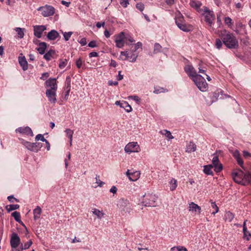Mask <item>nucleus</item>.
<instances>
[{
  "instance_id": "nucleus-1",
  "label": "nucleus",
  "mask_w": 251,
  "mask_h": 251,
  "mask_svg": "<svg viewBox=\"0 0 251 251\" xmlns=\"http://www.w3.org/2000/svg\"><path fill=\"white\" fill-rule=\"evenodd\" d=\"M232 176L235 182L242 185H248L251 181V175L249 172L238 170L232 173Z\"/></svg>"
},
{
  "instance_id": "nucleus-2",
  "label": "nucleus",
  "mask_w": 251,
  "mask_h": 251,
  "mask_svg": "<svg viewBox=\"0 0 251 251\" xmlns=\"http://www.w3.org/2000/svg\"><path fill=\"white\" fill-rule=\"evenodd\" d=\"M221 35L222 42L229 49H237L238 48V42L236 38L233 34L224 31Z\"/></svg>"
},
{
  "instance_id": "nucleus-3",
  "label": "nucleus",
  "mask_w": 251,
  "mask_h": 251,
  "mask_svg": "<svg viewBox=\"0 0 251 251\" xmlns=\"http://www.w3.org/2000/svg\"><path fill=\"white\" fill-rule=\"evenodd\" d=\"M204 17V21L208 25L209 29L214 31L215 28L213 25H214V21L215 19V16L214 12L209 9L207 7H204L203 9V13L202 14Z\"/></svg>"
},
{
  "instance_id": "nucleus-4",
  "label": "nucleus",
  "mask_w": 251,
  "mask_h": 251,
  "mask_svg": "<svg viewBox=\"0 0 251 251\" xmlns=\"http://www.w3.org/2000/svg\"><path fill=\"white\" fill-rule=\"evenodd\" d=\"M157 197L152 194L146 193L143 196L142 202L145 206H155L156 205Z\"/></svg>"
},
{
  "instance_id": "nucleus-5",
  "label": "nucleus",
  "mask_w": 251,
  "mask_h": 251,
  "mask_svg": "<svg viewBox=\"0 0 251 251\" xmlns=\"http://www.w3.org/2000/svg\"><path fill=\"white\" fill-rule=\"evenodd\" d=\"M119 209L125 213H129L132 210L131 205L127 200L121 199L117 203Z\"/></svg>"
},
{
  "instance_id": "nucleus-6",
  "label": "nucleus",
  "mask_w": 251,
  "mask_h": 251,
  "mask_svg": "<svg viewBox=\"0 0 251 251\" xmlns=\"http://www.w3.org/2000/svg\"><path fill=\"white\" fill-rule=\"evenodd\" d=\"M195 84L198 87L200 90L202 92L206 91L208 88V84L206 83L204 78L201 75H197L196 78L193 80Z\"/></svg>"
},
{
  "instance_id": "nucleus-7",
  "label": "nucleus",
  "mask_w": 251,
  "mask_h": 251,
  "mask_svg": "<svg viewBox=\"0 0 251 251\" xmlns=\"http://www.w3.org/2000/svg\"><path fill=\"white\" fill-rule=\"evenodd\" d=\"M140 151V147L137 142H130L125 147V152L128 154L132 152H139Z\"/></svg>"
},
{
  "instance_id": "nucleus-8",
  "label": "nucleus",
  "mask_w": 251,
  "mask_h": 251,
  "mask_svg": "<svg viewBox=\"0 0 251 251\" xmlns=\"http://www.w3.org/2000/svg\"><path fill=\"white\" fill-rule=\"evenodd\" d=\"M38 11H41L42 15L44 17H49L53 15L55 13L54 8L50 5H46L45 6H41L38 9Z\"/></svg>"
},
{
  "instance_id": "nucleus-9",
  "label": "nucleus",
  "mask_w": 251,
  "mask_h": 251,
  "mask_svg": "<svg viewBox=\"0 0 251 251\" xmlns=\"http://www.w3.org/2000/svg\"><path fill=\"white\" fill-rule=\"evenodd\" d=\"M176 24L177 27L184 32H189L192 29V26L185 24L183 20V17H178L176 20Z\"/></svg>"
},
{
  "instance_id": "nucleus-10",
  "label": "nucleus",
  "mask_w": 251,
  "mask_h": 251,
  "mask_svg": "<svg viewBox=\"0 0 251 251\" xmlns=\"http://www.w3.org/2000/svg\"><path fill=\"white\" fill-rule=\"evenodd\" d=\"M184 70L193 81L194 80L195 78H196L197 75H200L197 73L195 68L192 65H186L184 68Z\"/></svg>"
},
{
  "instance_id": "nucleus-11",
  "label": "nucleus",
  "mask_w": 251,
  "mask_h": 251,
  "mask_svg": "<svg viewBox=\"0 0 251 251\" xmlns=\"http://www.w3.org/2000/svg\"><path fill=\"white\" fill-rule=\"evenodd\" d=\"M121 55H124L126 56V59H128L130 62H134L136 61V58L138 55V53H135L133 50L132 51H121Z\"/></svg>"
},
{
  "instance_id": "nucleus-12",
  "label": "nucleus",
  "mask_w": 251,
  "mask_h": 251,
  "mask_svg": "<svg viewBox=\"0 0 251 251\" xmlns=\"http://www.w3.org/2000/svg\"><path fill=\"white\" fill-rule=\"evenodd\" d=\"M115 37L116 46L119 48H123L125 44L124 39H125V36L124 32H121L118 35H115Z\"/></svg>"
},
{
  "instance_id": "nucleus-13",
  "label": "nucleus",
  "mask_w": 251,
  "mask_h": 251,
  "mask_svg": "<svg viewBox=\"0 0 251 251\" xmlns=\"http://www.w3.org/2000/svg\"><path fill=\"white\" fill-rule=\"evenodd\" d=\"M47 29L46 26L43 25L33 26L34 35L38 38L42 37V33Z\"/></svg>"
},
{
  "instance_id": "nucleus-14",
  "label": "nucleus",
  "mask_w": 251,
  "mask_h": 251,
  "mask_svg": "<svg viewBox=\"0 0 251 251\" xmlns=\"http://www.w3.org/2000/svg\"><path fill=\"white\" fill-rule=\"evenodd\" d=\"M20 243V238L17 233L14 232L11 235L10 245L12 248H17Z\"/></svg>"
},
{
  "instance_id": "nucleus-15",
  "label": "nucleus",
  "mask_w": 251,
  "mask_h": 251,
  "mask_svg": "<svg viewBox=\"0 0 251 251\" xmlns=\"http://www.w3.org/2000/svg\"><path fill=\"white\" fill-rule=\"evenodd\" d=\"M45 84L46 87L50 88L47 90H57V84L55 78H50L45 82Z\"/></svg>"
},
{
  "instance_id": "nucleus-16",
  "label": "nucleus",
  "mask_w": 251,
  "mask_h": 251,
  "mask_svg": "<svg viewBox=\"0 0 251 251\" xmlns=\"http://www.w3.org/2000/svg\"><path fill=\"white\" fill-rule=\"evenodd\" d=\"M56 90H47L46 92L49 100L52 103H55L56 102Z\"/></svg>"
},
{
  "instance_id": "nucleus-17",
  "label": "nucleus",
  "mask_w": 251,
  "mask_h": 251,
  "mask_svg": "<svg viewBox=\"0 0 251 251\" xmlns=\"http://www.w3.org/2000/svg\"><path fill=\"white\" fill-rule=\"evenodd\" d=\"M16 132L26 135L33 136L31 129L28 126L19 127L16 129Z\"/></svg>"
},
{
  "instance_id": "nucleus-18",
  "label": "nucleus",
  "mask_w": 251,
  "mask_h": 251,
  "mask_svg": "<svg viewBox=\"0 0 251 251\" xmlns=\"http://www.w3.org/2000/svg\"><path fill=\"white\" fill-rule=\"evenodd\" d=\"M223 91L221 89H217L215 92L212 93V101L209 103L211 104L212 102L216 101L218 99H222Z\"/></svg>"
},
{
  "instance_id": "nucleus-19",
  "label": "nucleus",
  "mask_w": 251,
  "mask_h": 251,
  "mask_svg": "<svg viewBox=\"0 0 251 251\" xmlns=\"http://www.w3.org/2000/svg\"><path fill=\"white\" fill-rule=\"evenodd\" d=\"M212 161L216 172H220L222 170V165L221 164H219V158L217 156H214Z\"/></svg>"
},
{
  "instance_id": "nucleus-20",
  "label": "nucleus",
  "mask_w": 251,
  "mask_h": 251,
  "mask_svg": "<svg viewBox=\"0 0 251 251\" xmlns=\"http://www.w3.org/2000/svg\"><path fill=\"white\" fill-rule=\"evenodd\" d=\"M196 149V145L192 142H190L186 145L185 151L186 152L191 153L195 151Z\"/></svg>"
},
{
  "instance_id": "nucleus-21",
  "label": "nucleus",
  "mask_w": 251,
  "mask_h": 251,
  "mask_svg": "<svg viewBox=\"0 0 251 251\" xmlns=\"http://www.w3.org/2000/svg\"><path fill=\"white\" fill-rule=\"evenodd\" d=\"M47 37L50 40H55L59 37V34L55 30H51L48 33Z\"/></svg>"
},
{
  "instance_id": "nucleus-22",
  "label": "nucleus",
  "mask_w": 251,
  "mask_h": 251,
  "mask_svg": "<svg viewBox=\"0 0 251 251\" xmlns=\"http://www.w3.org/2000/svg\"><path fill=\"white\" fill-rule=\"evenodd\" d=\"M189 210L193 212L198 211L199 213H200L201 208L198 204L192 202L189 204Z\"/></svg>"
},
{
  "instance_id": "nucleus-23",
  "label": "nucleus",
  "mask_w": 251,
  "mask_h": 251,
  "mask_svg": "<svg viewBox=\"0 0 251 251\" xmlns=\"http://www.w3.org/2000/svg\"><path fill=\"white\" fill-rule=\"evenodd\" d=\"M19 62L23 70L25 71L27 69V62L25 56L19 57Z\"/></svg>"
},
{
  "instance_id": "nucleus-24",
  "label": "nucleus",
  "mask_w": 251,
  "mask_h": 251,
  "mask_svg": "<svg viewBox=\"0 0 251 251\" xmlns=\"http://www.w3.org/2000/svg\"><path fill=\"white\" fill-rule=\"evenodd\" d=\"M55 55V51L53 50H49L44 55V58L47 61H49L51 58H54V56Z\"/></svg>"
},
{
  "instance_id": "nucleus-25",
  "label": "nucleus",
  "mask_w": 251,
  "mask_h": 251,
  "mask_svg": "<svg viewBox=\"0 0 251 251\" xmlns=\"http://www.w3.org/2000/svg\"><path fill=\"white\" fill-rule=\"evenodd\" d=\"M46 49L47 43L45 42H41L39 44V47L37 48V50L40 54H43Z\"/></svg>"
},
{
  "instance_id": "nucleus-26",
  "label": "nucleus",
  "mask_w": 251,
  "mask_h": 251,
  "mask_svg": "<svg viewBox=\"0 0 251 251\" xmlns=\"http://www.w3.org/2000/svg\"><path fill=\"white\" fill-rule=\"evenodd\" d=\"M140 172L136 171L132 172L131 177H129V180L132 181H136L140 176Z\"/></svg>"
},
{
  "instance_id": "nucleus-27",
  "label": "nucleus",
  "mask_w": 251,
  "mask_h": 251,
  "mask_svg": "<svg viewBox=\"0 0 251 251\" xmlns=\"http://www.w3.org/2000/svg\"><path fill=\"white\" fill-rule=\"evenodd\" d=\"M170 189L171 191H174L177 187V180L175 178H172L169 181Z\"/></svg>"
},
{
  "instance_id": "nucleus-28",
  "label": "nucleus",
  "mask_w": 251,
  "mask_h": 251,
  "mask_svg": "<svg viewBox=\"0 0 251 251\" xmlns=\"http://www.w3.org/2000/svg\"><path fill=\"white\" fill-rule=\"evenodd\" d=\"M121 107L124 108L127 112H130L132 110L131 106L126 101H122Z\"/></svg>"
},
{
  "instance_id": "nucleus-29",
  "label": "nucleus",
  "mask_w": 251,
  "mask_h": 251,
  "mask_svg": "<svg viewBox=\"0 0 251 251\" xmlns=\"http://www.w3.org/2000/svg\"><path fill=\"white\" fill-rule=\"evenodd\" d=\"M42 144L41 143H32V151L38 152L42 147Z\"/></svg>"
},
{
  "instance_id": "nucleus-30",
  "label": "nucleus",
  "mask_w": 251,
  "mask_h": 251,
  "mask_svg": "<svg viewBox=\"0 0 251 251\" xmlns=\"http://www.w3.org/2000/svg\"><path fill=\"white\" fill-rule=\"evenodd\" d=\"M234 217V215L230 211L226 212L225 215V221H227L228 222H231L232 220L233 219Z\"/></svg>"
},
{
  "instance_id": "nucleus-31",
  "label": "nucleus",
  "mask_w": 251,
  "mask_h": 251,
  "mask_svg": "<svg viewBox=\"0 0 251 251\" xmlns=\"http://www.w3.org/2000/svg\"><path fill=\"white\" fill-rule=\"evenodd\" d=\"M160 133L162 135H164L168 140H171L174 138V136L172 135L170 131L167 129H164L160 131Z\"/></svg>"
},
{
  "instance_id": "nucleus-32",
  "label": "nucleus",
  "mask_w": 251,
  "mask_h": 251,
  "mask_svg": "<svg viewBox=\"0 0 251 251\" xmlns=\"http://www.w3.org/2000/svg\"><path fill=\"white\" fill-rule=\"evenodd\" d=\"M21 143L25 146L27 150L32 151V143L25 141L24 139H21Z\"/></svg>"
},
{
  "instance_id": "nucleus-33",
  "label": "nucleus",
  "mask_w": 251,
  "mask_h": 251,
  "mask_svg": "<svg viewBox=\"0 0 251 251\" xmlns=\"http://www.w3.org/2000/svg\"><path fill=\"white\" fill-rule=\"evenodd\" d=\"M92 212L94 215L97 216V217L100 219H101L104 215L103 212L96 208L93 209Z\"/></svg>"
},
{
  "instance_id": "nucleus-34",
  "label": "nucleus",
  "mask_w": 251,
  "mask_h": 251,
  "mask_svg": "<svg viewBox=\"0 0 251 251\" xmlns=\"http://www.w3.org/2000/svg\"><path fill=\"white\" fill-rule=\"evenodd\" d=\"M212 168V165H207L204 166L203 172L204 173L208 175H212L213 172L211 171V168Z\"/></svg>"
},
{
  "instance_id": "nucleus-35",
  "label": "nucleus",
  "mask_w": 251,
  "mask_h": 251,
  "mask_svg": "<svg viewBox=\"0 0 251 251\" xmlns=\"http://www.w3.org/2000/svg\"><path fill=\"white\" fill-rule=\"evenodd\" d=\"M15 31H16L17 34L18 35V37L20 38H23L24 36V28H22L20 27H16L15 29Z\"/></svg>"
},
{
  "instance_id": "nucleus-36",
  "label": "nucleus",
  "mask_w": 251,
  "mask_h": 251,
  "mask_svg": "<svg viewBox=\"0 0 251 251\" xmlns=\"http://www.w3.org/2000/svg\"><path fill=\"white\" fill-rule=\"evenodd\" d=\"M224 22L226 25L228 26V27L231 28L233 25V22L232 19L230 17H226L224 19Z\"/></svg>"
},
{
  "instance_id": "nucleus-37",
  "label": "nucleus",
  "mask_w": 251,
  "mask_h": 251,
  "mask_svg": "<svg viewBox=\"0 0 251 251\" xmlns=\"http://www.w3.org/2000/svg\"><path fill=\"white\" fill-rule=\"evenodd\" d=\"M20 207L18 204H10L6 206V209L8 212L18 209Z\"/></svg>"
},
{
  "instance_id": "nucleus-38",
  "label": "nucleus",
  "mask_w": 251,
  "mask_h": 251,
  "mask_svg": "<svg viewBox=\"0 0 251 251\" xmlns=\"http://www.w3.org/2000/svg\"><path fill=\"white\" fill-rule=\"evenodd\" d=\"M170 251H188L187 249L183 246H178L172 247Z\"/></svg>"
},
{
  "instance_id": "nucleus-39",
  "label": "nucleus",
  "mask_w": 251,
  "mask_h": 251,
  "mask_svg": "<svg viewBox=\"0 0 251 251\" xmlns=\"http://www.w3.org/2000/svg\"><path fill=\"white\" fill-rule=\"evenodd\" d=\"M61 32L63 34L64 38L66 41H67L70 39L71 36L73 33L72 31L63 32V31H61Z\"/></svg>"
},
{
  "instance_id": "nucleus-40",
  "label": "nucleus",
  "mask_w": 251,
  "mask_h": 251,
  "mask_svg": "<svg viewBox=\"0 0 251 251\" xmlns=\"http://www.w3.org/2000/svg\"><path fill=\"white\" fill-rule=\"evenodd\" d=\"M12 216L14 217V219L18 222L21 223V215L19 212L15 211L12 213Z\"/></svg>"
},
{
  "instance_id": "nucleus-41",
  "label": "nucleus",
  "mask_w": 251,
  "mask_h": 251,
  "mask_svg": "<svg viewBox=\"0 0 251 251\" xmlns=\"http://www.w3.org/2000/svg\"><path fill=\"white\" fill-rule=\"evenodd\" d=\"M190 5L192 7L198 9L200 7L201 3L200 2H198L195 0H192L190 2Z\"/></svg>"
},
{
  "instance_id": "nucleus-42",
  "label": "nucleus",
  "mask_w": 251,
  "mask_h": 251,
  "mask_svg": "<svg viewBox=\"0 0 251 251\" xmlns=\"http://www.w3.org/2000/svg\"><path fill=\"white\" fill-rule=\"evenodd\" d=\"M67 60L66 59H61L59 64V67L62 69H64L67 64Z\"/></svg>"
},
{
  "instance_id": "nucleus-43",
  "label": "nucleus",
  "mask_w": 251,
  "mask_h": 251,
  "mask_svg": "<svg viewBox=\"0 0 251 251\" xmlns=\"http://www.w3.org/2000/svg\"><path fill=\"white\" fill-rule=\"evenodd\" d=\"M161 49L162 47L160 44H159L158 43H155L154 46V53H157L160 52Z\"/></svg>"
},
{
  "instance_id": "nucleus-44",
  "label": "nucleus",
  "mask_w": 251,
  "mask_h": 251,
  "mask_svg": "<svg viewBox=\"0 0 251 251\" xmlns=\"http://www.w3.org/2000/svg\"><path fill=\"white\" fill-rule=\"evenodd\" d=\"M65 132L66 134V136L69 138H73L74 131L70 128H67Z\"/></svg>"
},
{
  "instance_id": "nucleus-45",
  "label": "nucleus",
  "mask_w": 251,
  "mask_h": 251,
  "mask_svg": "<svg viewBox=\"0 0 251 251\" xmlns=\"http://www.w3.org/2000/svg\"><path fill=\"white\" fill-rule=\"evenodd\" d=\"M32 244V242L31 240H29L26 243H25L24 245H22L21 249L22 250H26L28 249Z\"/></svg>"
},
{
  "instance_id": "nucleus-46",
  "label": "nucleus",
  "mask_w": 251,
  "mask_h": 251,
  "mask_svg": "<svg viewBox=\"0 0 251 251\" xmlns=\"http://www.w3.org/2000/svg\"><path fill=\"white\" fill-rule=\"evenodd\" d=\"M210 202H211V207L214 209L215 210V211L213 212L212 213V214H213V215H215L216 213L218 212V211H219V208L217 206V204H216L215 202L211 201Z\"/></svg>"
},
{
  "instance_id": "nucleus-47",
  "label": "nucleus",
  "mask_w": 251,
  "mask_h": 251,
  "mask_svg": "<svg viewBox=\"0 0 251 251\" xmlns=\"http://www.w3.org/2000/svg\"><path fill=\"white\" fill-rule=\"evenodd\" d=\"M166 91H167V90H166V89H165L164 88H163L162 87H159V88L155 87L153 92L155 94H159V93H161L165 92Z\"/></svg>"
},
{
  "instance_id": "nucleus-48",
  "label": "nucleus",
  "mask_w": 251,
  "mask_h": 251,
  "mask_svg": "<svg viewBox=\"0 0 251 251\" xmlns=\"http://www.w3.org/2000/svg\"><path fill=\"white\" fill-rule=\"evenodd\" d=\"M223 45L222 41L219 39H216L215 41V47L218 49H220Z\"/></svg>"
},
{
  "instance_id": "nucleus-49",
  "label": "nucleus",
  "mask_w": 251,
  "mask_h": 251,
  "mask_svg": "<svg viewBox=\"0 0 251 251\" xmlns=\"http://www.w3.org/2000/svg\"><path fill=\"white\" fill-rule=\"evenodd\" d=\"M35 140L36 141L41 140L42 142H45L47 140L44 138V136L42 134H39L36 136Z\"/></svg>"
},
{
  "instance_id": "nucleus-50",
  "label": "nucleus",
  "mask_w": 251,
  "mask_h": 251,
  "mask_svg": "<svg viewBox=\"0 0 251 251\" xmlns=\"http://www.w3.org/2000/svg\"><path fill=\"white\" fill-rule=\"evenodd\" d=\"M95 178H96V183L98 184V186H99L100 187H102V185L104 184V183L103 182L101 181L100 179V176L96 175Z\"/></svg>"
},
{
  "instance_id": "nucleus-51",
  "label": "nucleus",
  "mask_w": 251,
  "mask_h": 251,
  "mask_svg": "<svg viewBox=\"0 0 251 251\" xmlns=\"http://www.w3.org/2000/svg\"><path fill=\"white\" fill-rule=\"evenodd\" d=\"M42 212V209L39 206H37L33 210V214L36 215H40Z\"/></svg>"
},
{
  "instance_id": "nucleus-52",
  "label": "nucleus",
  "mask_w": 251,
  "mask_h": 251,
  "mask_svg": "<svg viewBox=\"0 0 251 251\" xmlns=\"http://www.w3.org/2000/svg\"><path fill=\"white\" fill-rule=\"evenodd\" d=\"M238 164L242 168H244V166H243V164H244V162H243V161L242 160L241 157V156L240 155L238 158H235Z\"/></svg>"
},
{
  "instance_id": "nucleus-53",
  "label": "nucleus",
  "mask_w": 251,
  "mask_h": 251,
  "mask_svg": "<svg viewBox=\"0 0 251 251\" xmlns=\"http://www.w3.org/2000/svg\"><path fill=\"white\" fill-rule=\"evenodd\" d=\"M238 164L242 168H244V166H243V164H244V162H243V161L242 160L241 157V156L240 155L238 158H235Z\"/></svg>"
},
{
  "instance_id": "nucleus-54",
  "label": "nucleus",
  "mask_w": 251,
  "mask_h": 251,
  "mask_svg": "<svg viewBox=\"0 0 251 251\" xmlns=\"http://www.w3.org/2000/svg\"><path fill=\"white\" fill-rule=\"evenodd\" d=\"M238 164L242 168H244V166H243V164H244V162H243V161L242 160L241 157V156L240 155L238 158H235Z\"/></svg>"
},
{
  "instance_id": "nucleus-55",
  "label": "nucleus",
  "mask_w": 251,
  "mask_h": 251,
  "mask_svg": "<svg viewBox=\"0 0 251 251\" xmlns=\"http://www.w3.org/2000/svg\"><path fill=\"white\" fill-rule=\"evenodd\" d=\"M88 47L90 48H96L98 47V45L97 44V42L95 40L91 41L88 44Z\"/></svg>"
},
{
  "instance_id": "nucleus-56",
  "label": "nucleus",
  "mask_w": 251,
  "mask_h": 251,
  "mask_svg": "<svg viewBox=\"0 0 251 251\" xmlns=\"http://www.w3.org/2000/svg\"><path fill=\"white\" fill-rule=\"evenodd\" d=\"M136 7L141 11H143L144 9V5L142 3H137Z\"/></svg>"
},
{
  "instance_id": "nucleus-57",
  "label": "nucleus",
  "mask_w": 251,
  "mask_h": 251,
  "mask_svg": "<svg viewBox=\"0 0 251 251\" xmlns=\"http://www.w3.org/2000/svg\"><path fill=\"white\" fill-rule=\"evenodd\" d=\"M142 44L141 42H138L135 45H134V48L133 49L134 52H135L136 50L139 48L142 49Z\"/></svg>"
},
{
  "instance_id": "nucleus-58",
  "label": "nucleus",
  "mask_w": 251,
  "mask_h": 251,
  "mask_svg": "<svg viewBox=\"0 0 251 251\" xmlns=\"http://www.w3.org/2000/svg\"><path fill=\"white\" fill-rule=\"evenodd\" d=\"M243 233L244 237H246L247 240H249L250 237H251V233L249 231H248L247 229L246 232L243 231Z\"/></svg>"
},
{
  "instance_id": "nucleus-59",
  "label": "nucleus",
  "mask_w": 251,
  "mask_h": 251,
  "mask_svg": "<svg viewBox=\"0 0 251 251\" xmlns=\"http://www.w3.org/2000/svg\"><path fill=\"white\" fill-rule=\"evenodd\" d=\"M7 199H8V200L10 202H14V201H17V202H19V200H18V199H17L13 197V196H12V195H11V196H8V197H7Z\"/></svg>"
},
{
  "instance_id": "nucleus-60",
  "label": "nucleus",
  "mask_w": 251,
  "mask_h": 251,
  "mask_svg": "<svg viewBox=\"0 0 251 251\" xmlns=\"http://www.w3.org/2000/svg\"><path fill=\"white\" fill-rule=\"evenodd\" d=\"M120 4L124 7H126L129 4L128 0H121Z\"/></svg>"
},
{
  "instance_id": "nucleus-61",
  "label": "nucleus",
  "mask_w": 251,
  "mask_h": 251,
  "mask_svg": "<svg viewBox=\"0 0 251 251\" xmlns=\"http://www.w3.org/2000/svg\"><path fill=\"white\" fill-rule=\"evenodd\" d=\"M82 64V60L81 58H79L76 61V65L78 68H80L81 67Z\"/></svg>"
},
{
  "instance_id": "nucleus-62",
  "label": "nucleus",
  "mask_w": 251,
  "mask_h": 251,
  "mask_svg": "<svg viewBox=\"0 0 251 251\" xmlns=\"http://www.w3.org/2000/svg\"><path fill=\"white\" fill-rule=\"evenodd\" d=\"M79 43L81 46H84L87 44L86 39L85 38H82L79 41Z\"/></svg>"
},
{
  "instance_id": "nucleus-63",
  "label": "nucleus",
  "mask_w": 251,
  "mask_h": 251,
  "mask_svg": "<svg viewBox=\"0 0 251 251\" xmlns=\"http://www.w3.org/2000/svg\"><path fill=\"white\" fill-rule=\"evenodd\" d=\"M49 76V74L48 73H44L42 74V76L40 77V79L42 80H45L47 77Z\"/></svg>"
},
{
  "instance_id": "nucleus-64",
  "label": "nucleus",
  "mask_w": 251,
  "mask_h": 251,
  "mask_svg": "<svg viewBox=\"0 0 251 251\" xmlns=\"http://www.w3.org/2000/svg\"><path fill=\"white\" fill-rule=\"evenodd\" d=\"M130 98L138 103H139L140 101V99L137 96H130Z\"/></svg>"
}]
</instances>
